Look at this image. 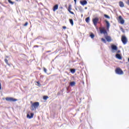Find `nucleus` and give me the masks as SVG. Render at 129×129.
<instances>
[{"instance_id": "obj_1", "label": "nucleus", "mask_w": 129, "mask_h": 129, "mask_svg": "<svg viewBox=\"0 0 129 129\" xmlns=\"http://www.w3.org/2000/svg\"><path fill=\"white\" fill-rule=\"evenodd\" d=\"M30 103L31 104V110L32 111L37 109V108H38V107H39V106L40 105V103H39V102H35L33 103L32 101H31Z\"/></svg>"}, {"instance_id": "obj_2", "label": "nucleus", "mask_w": 129, "mask_h": 129, "mask_svg": "<svg viewBox=\"0 0 129 129\" xmlns=\"http://www.w3.org/2000/svg\"><path fill=\"white\" fill-rule=\"evenodd\" d=\"M115 72L116 74H118V75H123V71H122V70L120 69V68H117L115 69Z\"/></svg>"}, {"instance_id": "obj_3", "label": "nucleus", "mask_w": 129, "mask_h": 129, "mask_svg": "<svg viewBox=\"0 0 129 129\" xmlns=\"http://www.w3.org/2000/svg\"><path fill=\"white\" fill-rule=\"evenodd\" d=\"M100 34H104V35H107V31H106V29H105V28L104 27H100Z\"/></svg>"}, {"instance_id": "obj_4", "label": "nucleus", "mask_w": 129, "mask_h": 129, "mask_svg": "<svg viewBox=\"0 0 129 129\" xmlns=\"http://www.w3.org/2000/svg\"><path fill=\"white\" fill-rule=\"evenodd\" d=\"M121 40L124 45H125V44L127 43V38H126V37L124 35L121 36Z\"/></svg>"}, {"instance_id": "obj_5", "label": "nucleus", "mask_w": 129, "mask_h": 129, "mask_svg": "<svg viewBox=\"0 0 129 129\" xmlns=\"http://www.w3.org/2000/svg\"><path fill=\"white\" fill-rule=\"evenodd\" d=\"M5 99L6 100H7V101H10L11 102H15V101H18V99L12 97H6Z\"/></svg>"}, {"instance_id": "obj_6", "label": "nucleus", "mask_w": 129, "mask_h": 129, "mask_svg": "<svg viewBox=\"0 0 129 129\" xmlns=\"http://www.w3.org/2000/svg\"><path fill=\"white\" fill-rule=\"evenodd\" d=\"M98 21H99V19H98L97 17H96L93 19L92 22L94 26H97V23H98Z\"/></svg>"}, {"instance_id": "obj_7", "label": "nucleus", "mask_w": 129, "mask_h": 129, "mask_svg": "<svg viewBox=\"0 0 129 129\" xmlns=\"http://www.w3.org/2000/svg\"><path fill=\"white\" fill-rule=\"evenodd\" d=\"M118 21L119 22L120 24L123 25L124 24V20L121 17V16H119L118 17Z\"/></svg>"}, {"instance_id": "obj_8", "label": "nucleus", "mask_w": 129, "mask_h": 129, "mask_svg": "<svg viewBox=\"0 0 129 129\" xmlns=\"http://www.w3.org/2000/svg\"><path fill=\"white\" fill-rule=\"evenodd\" d=\"M106 24V29L107 31H109V27H110V24L107 20L105 21Z\"/></svg>"}, {"instance_id": "obj_9", "label": "nucleus", "mask_w": 129, "mask_h": 129, "mask_svg": "<svg viewBox=\"0 0 129 129\" xmlns=\"http://www.w3.org/2000/svg\"><path fill=\"white\" fill-rule=\"evenodd\" d=\"M72 10V8L71 6V5H70L69 6V9H68V11L69 12V13H70V14H71L72 15H74V13L73 12H72L71 10Z\"/></svg>"}, {"instance_id": "obj_10", "label": "nucleus", "mask_w": 129, "mask_h": 129, "mask_svg": "<svg viewBox=\"0 0 129 129\" xmlns=\"http://www.w3.org/2000/svg\"><path fill=\"white\" fill-rule=\"evenodd\" d=\"M80 3L81 5H82V6H85L87 5V1H86V0H84L83 1H80Z\"/></svg>"}, {"instance_id": "obj_11", "label": "nucleus", "mask_w": 129, "mask_h": 129, "mask_svg": "<svg viewBox=\"0 0 129 129\" xmlns=\"http://www.w3.org/2000/svg\"><path fill=\"white\" fill-rule=\"evenodd\" d=\"M105 39L107 42H111V37L109 36L105 37Z\"/></svg>"}, {"instance_id": "obj_12", "label": "nucleus", "mask_w": 129, "mask_h": 129, "mask_svg": "<svg viewBox=\"0 0 129 129\" xmlns=\"http://www.w3.org/2000/svg\"><path fill=\"white\" fill-rule=\"evenodd\" d=\"M33 117H34L33 113H30V115L29 114H27V117H28V118H33Z\"/></svg>"}, {"instance_id": "obj_13", "label": "nucleus", "mask_w": 129, "mask_h": 129, "mask_svg": "<svg viewBox=\"0 0 129 129\" xmlns=\"http://www.w3.org/2000/svg\"><path fill=\"white\" fill-rule=\"evenodd\" d=\"M59 8L58 5H55L53 8V12H56V11H57V10H58V8Z\"/></svg>"}, {"instance_id": "obj_14", "label": "nucleus", "mask_w": 129, "mask_h": 129, "mask_svg": "<svg viewBox=\"0 0 129 129\" xmlns=\"http://www.w3.org/2000/svg\"><path fill=\"white\" fill-rule=\"evenodd\" d=\"M119 6L120 8H123L124 7V4H123V2L120 1L119 2Z\"/></svg>"}, {"instance_id": "obj_15", "label": "nucleus", "mask_w": 129, "mask_h": 129, "mask_svg": "<svg viewBox=\"0 0 129 129\" xmlns=\"http://www.w3.org/2000/svg\"><path fill=\"white\" fill-rule=\"evenodd\" d=\"M116 58L119 59V60H121V59H122V57H121V55H120L119 54H116Z\"/></svg>"}, {"instance_id": "obj_16", "label": "nucleus", "mask_w": 129, "mask_h": 129, "mask_svg": "<svg viewBox=\"0 0 129 129\" xmlns=\"http://www.w3.org/2000/svg\"><path fill=\"white\" fill-rule=\"evenodd\" d=\"M111 48L112 50H115V51L117 50V46H116V45H111Z\"/></svg>"}, {"instance_id": "obj_17", "label": "nucleus", "mask_w": 129, "mask_h": 129, "mask_svg": "<svg viewBox=\"0 0 129 129\" xmlns=\"http://www.w3.org/2000/svg\"><path fill=\"white\" fill-rule=\"evenodd\" d=\"M75 84H76V83H75V82L73 81V82H71L70 84V85L71 86H75Z\"/></svg>"}, {"instance_id": "obj_18", "label": "nucleus", "mask_w": 129, "mask_h": 129, "mask_svg": "<svg viewBox=\"0 0 129 129\" xmlns=\"http://www.w3.org/2000/svg\"><path fill=\"white\" fill-rule=\"evenodd\" d=\"M70 23L72 25V26H73L74 25V23L73 22V20L72 19H69Z\"/></svg>"}, {"instance_id": "obj_19", "label": "nucleus", "mask_w": 129, "mask_h": 129, "mask_svg": "<svg viewBox=\"0 0 129 129\" xmlns=\"http://www.w3.org/2000/svg\"><path fill=\"white\" fill-rule=\"evenodd\" d=\"M85 21H86V23H88L89 22V21H90V18L87 17V18H86Z\"/></svg>"}, {"instance_id": "obj_20", "label": "nucleus", "mask_w": 129, "mask_h": 129, "mask_svg": "<svg viewBox=\"0 0 129 129\" xmlns=\"http://www.w3.org/2000/svg\"><path fill=\"white\" fill-rule=\"evenodd\" d=\"M90 37H91V38L92 39H94V34L91 33V34L90 35Z\"/></svg>"}, {"instance_id": "obj_21", "label": "nucleus", "mask_w": 129, "mask_h": 129, "mask_svg": "<svg viewBox=\"0 0 129 129\" xmlns=\"http://www.w3.org/2000/svg\"><path fill=\"white\" fill-rule=\"evenodd\" d=\"M9 4H11V5H14L15 4V2H12L11 0H8Z\"/></svg>"}, {"instance_id": "obj_22", "label": "nucleus", "mask_w": 129, "mask_h": 129, "mask_svg": "<svg viewBox=\"0 0 129 129\" xmlns=\"http://www.w3.org/2000/svg\"><path fill=\"white\" fill-rule=\"evenodd\" d=\"M70 71L72 73H75L76 70L74 69H71Z\"/></svg>"}, {"instance_id": "obj_23", "label": "nucleus", "mask_w": 129, "mask_h": 129, "mask_svg": "<svg viewBox=\"0 0 129 129\" xmlns=\"http://www.w3.org/2000/svg\"><path fill=\"white\" fill-rule=\"evenodd\" d=\"M104 17H105V18H106V19H110V17H109V16H108V15L106 14H104Z\"/></svg>"}, {"instance_id": "obj_24", "label": "nucleus", "mask_w": 129, "mask_h": 129, "mask_svg": "<svg viewBox=\"0 0 129 129\" xmlns=\"http://www.w3.org/2000/svg\"><path fill=\"white\" fill-rule=\"evenodd\" d=\"M48 96H43V99H44V100H47V99H48Z\"/></svg>"}, {"instance_id": "obj_25", "label": "nucleus", "mask_w": 129, "mask_h": 129, "mask_svg": "<svg viewBox=\"0 0 129 129\" xmlns=\"http://www.w3.org/2000/svg\"><path fill=\"white\" fill-rule=\"evenodd\" d=\"M5 62L7 64V65H10V64H9V60H8L7 59H5Z\"/></svg>"}, {"instance_id": "obj_26", "label": "nucleus", "mask_w": 129, "mask_h": 129, "mask_svg": "<svg viewBox=\"0 0 129 129\" xmlns=\"http://www.w3.org/2000/svg\"><path fill=\"white\" fill-rule=\"evenodd\" d=\"M101 41L104 43H106V40H105L103 38H101Z\"/></svg>"}, {"instance_id": "obj_27", "label": "nucleus", "mask_w": 129, "mask_h": 129, "mask_svg": "<svg viewBox=\"0 0 129 129\" xmlns=\"http://www.w3.org/2000/svg\"><path fill=\"white\" fill-rule=\"evenodd\" d=\"M43 71L45 73H47V69L45 68H43Z\"/></svg>"}, {"instance_id": "obj_28", "label": "nucleus", "mask_w": 129, "mask_h": 129, "mask_svg": "<svg viewBox=\"0 0 129 129\" xmlns=\"http://www.w3.org/2000/svg\"><path fill=\"white\" fill-rule=\"evenodd\" d=\"M28 22H26L25 24H24V27H27L28 26Z\"/></svg>"}, {"instance_id": "obj_29", "label": "nucleus", "mask_w": 129, "mask_h": 129, "mask_svg": "<svg viewBox=\"0 0 129 129\" xmlns=\"http://www.w3.org/2000/svg\"><path fill=\"white\" fill-rule=\"evenodd\" d=\"M46 53H50L51 52V50H48L46 51Z\"/></svg>"}, {"instance_id": "obj_30", "label": "nucleus", "mask_w": 129, "mask_h": 129, "mask_svg": "<svg viewBox=\"0 0 129 129\" xmlns=\"http://www.w3.org/2000/svg\"><path fill=\"white\" fill-rule=\"evenodd\" d=\"M66 26H63L62 27V29H63L64 30H65V29H66Z\"/></svg>"}, {"instance_id": "obj_31", "label": "nucleus", "mask_w": 129, "mask_h": 129, "mask_svg": "<svg viewBox=\"0 0 129 129\" xmlns=\"http://www.w3.org/2000/svg\"><path fill=\"white\" fill-rule=\"evenodd\" d=\"M2 90V84L0 83V90Z\"/></svg>"}, {"instance_id": "obj_32", "label": "nucleus", "mask_w": 129, "mask_h": 129, "mask_svg": "<svg viewBox=\"0 0 129 129\" xmlns=\"http://www.w3.org/2000/svg\"><path fill=\"white\" fill-rule=\"evenodd\" d=\"M120 50H118L117 51V53H120Z\"/></svg>"}, {"instance_id": "obj_33", "label": "nucleus", "mask_w": 129, "mask_h": 129, "mask_svg": "<svg viewBox=\"0 0 129 129\" xmlns=\"http://www.w3.org/2000/svg\"><path fill=\"white\" fill-rule=\"evenodd\" d=\"M75 2V3L76 4V2L77 1V0H74Z\"/></svg>"}, {"instance_id": "obj_34", "label": "nucleus", "mask_w": 129, "mask_h": 129, "mask_svg": "<svg viewBox=\"0 0 129 129\" xmlns=\"http://www.w3.org/2000/svg\"><path fill=\"white\" fill-rule=\"evenodd\" d=\"M37 84H40V83L39 82H37Z\"/></svg>"}, {"instance_id": "obj_35", "label": "nucleus", "mask_w": 129, "mask_h": 129, "mask_svg": "<svg viewBox=\"0 0 129 129\" xmlns=\"http://www.w3.org/2000/svg\"><path fill=\"white\" fill-rule=\"evenodd\" d=\"M34 47H39V46L36 45V46H34Z\"/></svg>"}, {"instance_id": "obj_36", "label": "nucleus", "mask_w": 129, "mask_h": 129, "mask_svg": "<svg viewBox=\"0 0 129 129\" xmlns=\"http://www.w3.org/2000/svg\"><path fill=\"white\" fill-rule=\"evenodd\" d=\"M86 9H87V7H85V9L86 10Z\"/></svg>"}, {"instance_id": "obj_37", "label": "nucleus", "mask_w": 129, "mask_h": 129, "mask_svg": "<svg viewBox=\"0 0 129 129\" xmlns=\"http://www.w3.org/2000/svg\"><path fill=\"white\" fill-rule=\"evenodd\" d=\"M6 58H9V56H6Z\"/></svg>"}, {"instance_id": "obj_38", "label": "nucleus", "mask_w": 129, "mask_h": 129, "mask_svg": "<svg viewBox=\"0 0 129 129\" xmlns=\"http://www.w3.org/2000/svg\"><path fill=\"white\" fill-rule=\"evenodd\" d=\"M128 62H129V58H128Z\"/></svg>"}]
</instances>
